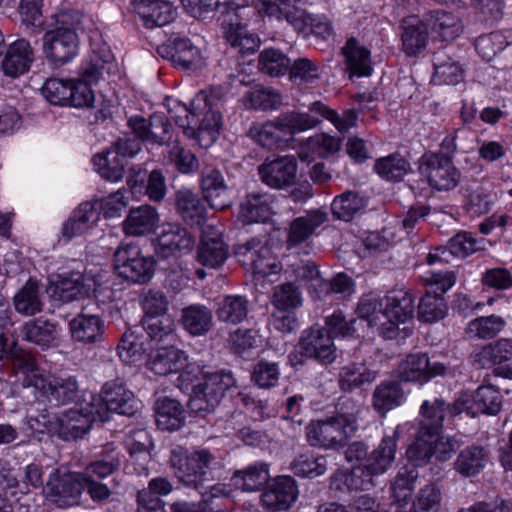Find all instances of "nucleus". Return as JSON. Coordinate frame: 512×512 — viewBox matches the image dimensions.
<instances>
[{
    "mask_svg": "<svg viewBox=\"0 0 512 512\" xmlns=\"http://www.w3.org/2000/svg\"><path fill=\"white\" fill-rule=\"evenodd\" d=\"M291 60L280 50L269 48L263 50L258 57V67L261 72L278 77L290 68Z\"/></svg>",
    "mask_w": 512,
    "mask_h": 512,
    "instance_id": "0e129e2a",
    "label": "nucleus"
},
{
    "mask_svg": "<svg viewBox=\"0 0 512 512\" xmlns=\"http://www.w3.org/2000/svg\"><path fill=\"white\" fill-rule=\"evenodd\" d=\"M320 357V325L314 324L304 330L294 352L290 353L292 366L302 365L305 359L317 360Z\"/></svg>",
    "mask_w": 512,
    "mask_h": 512,
    "instance_id": "8fccbe9b",
    "label": "nucleus"
},
{
    "mask_svg": "<svg viewBox=\"0 0 512 512\" xmlns=\"http://www.w3.org/2000/svg\"><path fill=\"white\" fill-rule=\"evenodd\" d=\"M175 202L178 214L187 225L200 228L205 224L207 220L205 204L193 191L178 190Z\"/></svg>",
    "mask_w": 512,
    "mask_h": 512,
    "instance_id": "e433bc0d",
    "label": "nucleus"
},
{
    "mask_svg": "<svg viewBox=\"0 0 512 512\" xmlns=\"http://www.w3.org/2000/svg\"><path fill=\"white\" fill-rule=\"evenodd\" d=\"M20 332L24 340L42 349H49L57 346L61 328L58 322L39 317L25 322Z\"/></svg>",
    "mask_w": 512,
    "mask_h": 512,
    "instance_id": "412c9836",
    "label": "nucleus"
},
{
    "mask_svg": "<svg viewBox=\"0 0 512 512\" xmlns=\"http://www.w3.org/2000/svg\"><path fill=\"white\" fill-rule=\"evenodd\" d=\"M201 189L206 201L215 210H224L232 203L229 187L217 168L206 166L202 169Z\"/></svg>",
    "mask_w": 512,
    "mask_h": 512,
    "instance_id": "6ab92c4d",
    "label": "nucleus"
},
{
    "mask_svg": "<svg viewBox=\"0 0 512 512\" xmlns=\"http://www.w3.org/2000/svg\"><path fill=\"white\" fill-rule=\"evenodd\" d=\"M405 393L398 382L387 381L377 385L373 392V407L381 414L401 405Z\"/></svg>",
    "mask_w": 512,
    "mask_h": 512,
    "instance_id": "603ef678",
    "label": "nucleus"
},
{
    "mask_svg": "<svg viewBox=\"0 0 512 512\" xmlns=\"http://www.w3.org/2000/svg\"><path fill=\"white\" fill-rule=\"evenodd\" d=\"M399 437V427L394 431L393 436H385L378 447L374 449L366 459V464L377 475L387 472L393 462L396 454V439Z\"/></svg>",
    "mask_w": 512,
    "mask_h": 512,
    "instance_id": "c03bdc74",
    "label": "nucleus"
},
{
    "mask_svg": "<svg viewBox=\"0 0 512 512\" xmlns=\"http://www.w3.org/2000/svg\"><path fill=\"white\" fill-rule=\"evenodd\" d=\"M342 50L351 75L366 77L371 74L370 52L365 47L359 46L355 38L348 39Z\"/></svg>",
    "mask_w": 512,
    "mask_h": 512,
    "instance_id": "864d4df0",
    "label": "nucleus"
},
{
    "mask_svg": "<svg viewBox=\"0 0 512 512\" xmlns=\"http://www.w3.org/2000/svg\"><path fill=\"white\" fill-rule=\"evenodd\" d=\"M157 53L181 70L195 69L201 61L199 49L188 38L169 39L157 47Z\"/></svg>",
    "mask_w": 512,
    "mask_h": 512,
    "instance_id": "f3484780",
    "label": "nucleus"
},
{
    "mask_svg": "<svg viewBox=\"0 0 512 512\" xmlns=\"http://www.w3.org/2000/svg\"><path fill=\"white\" fill-rule=\"evenodd\" d=\"M33 61L34 51L29 41L18 39L8 46L1 68L5 75L16 78L28 72Z\"/></svg>",
    "mask_w": 512,
    "mask_h": 512,
    "instance_id": "393cba45",
    "label": "nucleus"
},
{
    "mask_svg": "<svg viewBox=\"0 0 512 512\" xmlns=\"http://www.w3.org/2000/svg\"><path fill=\"white\" fill-rule=\"evenodd\" d=\"M261 180L268 186L282 189L296 182L297 162L293 156H282L270 160L267 158L258 167Z\"/></svg>",
    "mask_w": 512,
    "mask_h": 512,
    "instance_id": "dca6fc26",
    "label": "nucleus"
},
{
    "mask_svg": "<svg viewBox=\"0 0 512 512\" xmlns=\"http://www.w3.org/2000/svg\"><path fill=\"white\" fill-rule=\"evenodd\" d=\"M372 470L366 463L353 467L350 471H338L331 478V488L336 490H370L375 486Z\"/></svg>",
    "mask_w": 512,
    "mask_h": 512,
    "instance_id": "ea45409f",
    "label": "nucleus"
},
{
    "mask_svg": "<svg viewBox=\"0 0 512 512\" xmlns=\"http://www.w3.org/2000/svg\"><path fill=\"white\" fill-rule=\"evenodd\" d=\"M273 196L266 192H250L240 203L239 217L243 223H265L272 214Z\"/></svg>",
    "mask_w": 512,
    "mask_h": 512,
    "instance_id": "473e14b6",
    "label": "nucleus"
},
{
    "mask_svg": "<svg viewBox=\"0 0 512 512\" xmlns=\"http://www.w3.org/2000/svg\"><path fill=\"white\" fill-rule=\"evenodd\" d=\"M235 256L248 270L262 277L277 274L282 269L271 248L263 245L258 238L237 245Z\"/></svg>",
    "mask_w": 512,
    "mask_h": 512,
    "instance_id": "9b49d317",
    "label": "nucleus"
},
{
    "mask_svg": "<svg viewBox=\"0 0 512 512\" xmlns=\"http://www.w3.org/2000/svg\"><path fill=\"white\" fill-rule=\"evenodd\" d=\"M236 380L230 371H217L205 375L192 388L188 401L191 412L205 415L215 410L226 391L235 387Z\"/></svg>",
    "mask_w": 512,
    "mask_h": 512,
    "instance_id": "20e7f679",
    "label": "nucleus"
},
{
    "mask_svg": "<svg viewBox=\"0 0 512 512\" xmlns=\"http://www.w3.org/2000/svg\"><path fill=\"white\" fill-rule=\"evenodd\" d=\"M132 133L143 142L163 145L167 143L170 131L168 120L160 114H153L149 120L141 116L130 118Z\"/></svg>",
    "mask_w": 512,
    "mask_h": 512,
    "instance_id": "5701e85b",
    "label": "nucleus"
},
{
    "mask_svg": "<svg viewBox=\"0 0 512 512\" xmlns=\"http://www.w3.org/2000/svg\"><path fill=\"white\" fill-rule=\"evenodd\" d=\"M487 450L478 445L464 448L454 461V469L463 477H472L479 474L487 462Z\"/></svg>",
    "mask_w": 512,
    "mask_h": 512,
    "instance_id": "de8ad7c7",
    "label": "nucleus"
},
{
    "mask_svg": "<svg viewBox=\"0 0 512 512\" xmlns=\"http://www.w3.org/2000/svg\"><path fill=\"white\" fill-rule=\"evenodd\" d=\"M84 480L82 473H61L60 469H53L43 491L58 507L74 506L79 503Z\"/></svg>",
    "mask_w": 512,
    "mask_h": 512,
    "instance_id": "9d476101",
    "label": "nucleus"
},
{
    "mask_svg": "<svg viewBox=\"0 0 512 512\" xmlns=\"http://www.w3.org/2000/svg\"><path fill=\"white\" fill-rule=\"evenodd\" d=\"M220 7L221 12L218 22L225 38L246 29L250 20L249 17L256 13V8H252L249 4L236 3V1L224 3Z\"/></svg>",
    "mask_w": 512,
    "mask_h": 512,
    "instance_id": "c756f323",
    "label": "nucleus"
},
{
    "mask_svg": "<svg viewBox=\"0 0 512 512\" xmlns=\"http://www.w3.org/2000/svg\"><path fill=\"white\" fill-rule=\"evenodd\" d=\"M228 256V246L222 236L213 229L204 231L197 252L198 262L205 267L216 269L225 263Z\"/></svg>",
    "mask_w": 512,
    "mask_h": 512,
    "instance_id": "bb28decb",
    "label": "nucleus"
},
{
    "mask_svg": "<svg viewBox=\"0 0 512 512\" xmlns=\"http://www.w3.org/2000/svg\"><path fill=\"white\" fill-rule=\"evenodd\" d=\"M95 170L108 181L121 180L128 164L127 159L120 155L112 146L103 154H97L92 159Z\"/></svg>",
    "mask_w": 512,
    "mask_h": 512,
    "instance_id": "09e8293b",
    "label": "nucleus"
},
{
    "mask_svg": "<svg viewBox=\"0 0 512 512\" xmlns=\"http://www.w3.org/2000/svg\"><path fill=\"white\" fill-rule=\"evenodd\" d=\"M219 99L214 95L201 91L192 100V106L196 109L198 124L196 132H218L221 127V114L216 110Z\"/></svg>",
    "mask_w": 512,
    "mask_h": 512,
    "instance_id": "7c9ffc66",
    "label": "nucleus"
},
{
    "mask_svg": "<svg viewBox=\"0 0 512 512\" xmlns=\"http://www.w3.org/2000/svg\"><path fill=\"white\" fill-rule=\"evenodd\" d=\"M128 185L137 193L145 190L151 201L161 202L167 193L166 178L161 170L153 169L148 175L142 168H131L127 179Z\"/></svg>",
    "mask_w": 512,
    "mask_h": 512,
    "instance_id": "aec40b11",
    "label": "nucleus"
},
{
    "mask_svg": "<svg viewBox=\"0 0 512 512\" xmlns=\"http://www.w3.org/2000/svg\"><path fill=\"white\" fill-rule=\"evenodd\" d=\"M417 478L418 471L415 468L402 467L391 482L393 501L400 507L408 503Z\"/></svg>",
    "mask_w": 512,
    "mask_h": 512,
    "instance_id": "13d9d810",
    "label": "nucleus"
},
{
    "mask_svg": "<svg viewBox=\"0 0 512 512\" xmlns=\"http://www.w3.org/2000/svg\"><path fill=\"white\" fill-rule=\"evenodd\" d=\"M434 77L437 81L447 85H455L462 80V69L458 62L453 61L444 51L435 53Z\"/></svg>",
    "mask_w": 512,
    "mask_h": 512,
    "instance_id": "680f3d73",
    "label": "nucleus"
},
{
    "mask_svg": "<svg viewBox=\"0 0 512 512\" xmlns=\"http://www.w3.org/2000/svg\"><path fill=\"white\" fill-rule=\"evenodd\" d=\"M319 225V212L309 213L294 219L289 229L288 246L294 247L306 241Z\"/></svg>",
    "mask_w": 512,
    "mask_h": 512,
    "instance_id": "e2e57ef3",
    "label": "nucleus"
},
{
    "mask_svg": "<svg viewBox=\"0 0 512 512\" xmlns=\"http://www.w3.org/2000/svg\"><path fill=\"white\" fill-rule=\"evenodd\" d=\"M246 105L255 110H275L283 102L279 91L271 87H255L246 93Z\"/></svg>",
    "mask_w": 512,
    "mask_h": 512,
    "instance_id": "052dcab7",
    "label": "nucleus"
},
{
    "mask_svg": "<svg viewBox=\"0 0 512 512\" xmlns=\"http://www.w3.org/2000/svg\"><path fill=\"white\" fill-rule=\"evenodd\" d=\"M168 113L174 122L183 129L188 137L196 136V109L190 104V107L178 102L177 100H168Z\"/></svg>",
    "mask_w": 512,
    "mask_h": 512,
    "instance_id": "69168bd1",
    "label": "nucleus"
},
{
    "mask_svg": "<svg viewBox=\"0 0 512 512\" xmlns=\"http://www.w3.org/2000/svg\"><path fill=\"white\" fill-rule=\"evenodd\" d=\"M101 203L98 200L81 203L62 227L63 236L68 239L80 236L91 229L100 218Z\"/></svg>",
    "mask_w": 512,
    "mask_h": 512,
    "instance_id": "b1692460",
    "label": "nucleus"
},
{
    "mask_svg": "<svg viewBox=\"0 0 512 512\" xmlns=\"http://www.w3.org/2000/svg\"><path fill=\"white\" fill-rule=\"evenodd\" d=\"M302 0H275V8L295 29L304 30L314 25L315 18L302 8Z\"/></svg>",
    "mask_w": 512,
    "mask_h": 512,
    "instance_id": "5fc2aeb1",
    "label": "nucleus"
},
{
    "mask_svg": "<svg viewBox=\"0 0 512 512\" xmlns=\"http://www.w3.org/2000/svg\"><path fill=\"white\" fill-rule=\"evenodd\" d=\"M446 366L431 361L425 353H411L398 365V376L404 382L425 383L431 378L443 375Z\"/></svg>",
    "mask_w": 512,
    "mask_h": 512,
    "instance_id": "ddd939ff",
    "label": "nucleus"
},
{
    "mask_svg": "<svg viewBox=\"0 0 512 512\" xmlns=\"http://www.w3.org/2000/svg\"><path fill=\"white\" fill-rule=\"evenodd\" d=\"M377 372L368 368L364 363H353L344 367L339 374L341 390L350 392L363 384L373 382Z\"/></svg>",
    "mask_w": 512,
    "mask_h": 512,
    "instance_id": "6e6d98bb",
    "label": "nucleus"
},
{
    "mask_svg": "<svg viewBox=\"0 0 512 512\" xmlns=\"http://www.w3.org/2000/svg\"><path fill=\"white\" fill-rule=\"evenodd\" d=\"M180 322L192 336H204L213 326V313L205 305L192 304L182 309Z\"/></svg>",
    "mask_w": 512,
    "mask_h": 512,
    "instance_id": "37998d69",
    "label": "nucleus"
},
{
    "mask_svg": "<svg viewBox=\"0 0 512 512\" xmlns=\"http://www.w3.org/2000/svg\"><path fill=\"white\" fill-rule=\"evenodd\" d=\"M195 237L179 223H166L157 237L156 252L162 258L189 252Z\"/></svg>",
    "mask_w": 512,
    "mask_h": 512,
    "instance_id": "2eb2a0df",
    "label": "nucleus"
},
{
    "mask_svg": "<svg viewBox=\"0 0 512 512\" xmlns=\"http://www.w3.org/2000/svg\"><path fill=\"white\" fill-rule=\"evenodd\" d=\"M135 9L147 28L165 26L176 18V9L166 0H137Z\"/></svg>",
    "mask_w": 512,
    "mask_h": 512,
    "instance_id": "72a5a7b5",
    "label": "nucleus"
},
{
    "mask_svg": "<svg viewBox=\"0 0 512 512\" xmlns=\"http://www.w3.org/2000/svg\"><path fill=\"white\" fill-rule=\"evenodd\" d=\"M483 240H478L471 233L459 232L452 237L447 246L437 247L430 251L426 257L429 265L447 264L452 258H464L481 249L480 244Z\"/></svg>",
    "mask_w": 512,
    "mask_h": 512,
    "instance_id": "a211bd4d",
    "label": "nucleus"
},
{
    "mask_svg": "<svg viewBox=\"0 0 512 512\" xmlns=\"http://www.w3.org/2000/svg\"><path fill=\"white\" fill-rule=\"evenodd\" d=\"M298 490L290 476H279L261 495L263 506L274 511L288 510L296 501Z\"/></svg>",
    "mask_w": 512,
    "mask_h": 512,
    "instance_id": "4be33fe9",
    "label": "nucleus"
},
{
    "mask_svg": "<svg viewBox=\"0 0 512 512\" xmlns=\"http://www.w3.org/2000/svg\"><path fill=\"white\" fill-rule=\"evenodd\" d=\"M159 222L156 208L150 205H141L130 209L123 222L124 232L129 236H144L151 233Z\"/></svg>",
    "mask_w": 512,
    "mask_h": 512,
    "instance_id": "a19ab883",
    "label": "nucleus"
},
{
    "mask_svg": "<svg viewBox=\"0 0 512 512\" xmlns=\"http://www.w3.org/2000/svg\"><path fill=\"white\" fill-rule=\"evenodd\" d=\"M414 302L413 296L407 291L395 290L389 292L385 297V308L380 310L377 315L379 335L386 340L396 339L400 333H403L402 338L410 335L411 329L408 327L400 329L399 326L413 318Z\"/></svg>",
    "mask_w": 512,
    "mask_h": 512,
    "instance_id": "7ed1b4c3",
    "label": "nucleus"
},
{
    "mask_svg": "<svg viewBox=\"0 0 512 512\" xmlns=\"http://www.w3.org/2000/svg\"><path fill=\"white\" fill-rule=\"evenodd\" d=\"M249 302L240 295H228L219 303L216 315L221 322L236 325L248 314Z\"/></svg>",
    "mask_w": 512,
    "mask_h": 512,
    "instance_id": "4d7b16f0",
    "label": "nucleus"
},
{
    "mask_svg": "<svg viewBox=\"0 0 512 512\" xmlns=\"http://www.w3.org/2000/svg\"><path fill=\"white\" fill-rule=\"evenodd\" d=\"M187 357L174 345H164L154 351L147 362L149 370L160 376L182 371Z\"/></svg>",
    "mask_w": 512,
    "mask_h": 512,
    "instance_id": "4c0bfd02",
    "label": "nucleus"
},
{
    "mask_svg": "<svg viewBox=\"0 0 512 512\" xmlns=\"http://www.w3.org/2000/svg\"><path fill=\"white\" fill-rule=\"evenodd\" d=\"M424 19L427 26L444 41L455 39L463 30L461 20L451 12L443 10L431 11L425 15Z\"/></svg>",
    "mask_w": 512,
    "mask_h": 512,
    "instance_id": "49530a36",
    "label": "nucleus"
},
{
    "mask_svg": "<svg viewBox=\"0 0 512 512\" xmlns=\"http://www.w3.org/2000/svg\"><path fill=\"white\" fill-rule=\"evenodd\" d=\"M356 430L352 415H338L322 420V447L337 449L342 447L348 436Z\"/></svg>",
    "mask_w": 512,
    "mask_h": 512,
    "instance_id": "c9c22d12",
    "label": "nucleus"
},
{
    "mask_svg": "<svg viewBox=\"0 0 512 512\" xmlns=\"http://www.w3.org/2000/svg\"><path fill=\"white\" fill-rule=\"evenodd\" d=\"M91 404L103 411V420L109 419V412L132 416L139 408V401L120 379L106 382L102 387V395L89 394Z\"/></svg>",
    "mask_w": 512,
    "mask_h": 512,
    "instance_id": "6e6552de",
    "label": "nucleus"
},
{
    "mask_svg": "<svg viewBox=\"0 0 512 512\" xmlns=\"http://www.w3.org/2000/svg\"><path fill=\"white\" fill-rule=\"evenodd\" d=\"M49 290H52L51 295L54 299L69 303L90 296L94 288L90 283H87L82 274L75 272L69 275H59L57 281L50 286Z\"/></svg>",
    "mask_w": 512,
    "mask_h": 512,
    "instance_id": "a878e982",
    "label": "nucleus"
},
{
    "mask_svg": "<svg viewBox=\"0 0 512 512\" xmlns=\"http://www.w3.org/2000/svg\"><path fill=\"white\" fill-rule=\"evenodd\" d=\"M318 120L307 113L290 111L280 114L275 121L255 123L248 131V136L267 149L282 147L285 140L281 134L294 135L315 127Z\"/></svg>",
    "mask_w": 512,
    "mask_h": 512,
    "instance_id": "f03ea898",
    "label": "nucleus"
},
{
    "mask_svg": "<svg viewBox=\"0 0 512 512\" xmlns=\"http://www.w3.org/2000/svg\"><path fill=\"white\" fill-rule=\"evenodd\" d=\"M69 20L65 12L55 15L56 27L43 36V52L54 65H63L77 54L78 36Z\"/></svg>",
    "mask_w": 512,
    "mask_h": 512,
    "instance_id": "39448f33",
    "label": "nucleus"
},
{
    "mask_svg": "<svg viewBox=\"0 0 512 512\" xmlns=\"http://www.w3.org/2000/svg\"><path fill=\"white\" fill-rule=\"evenodd\" d=\"M69 328L76 342L97 344L103 341L105 323L98 315L81 313L70 321Z\"/></svg>",
    "mask_w": 512,
    "mask_h": 512,
    "instance_id": "c85d7f7f",
    "label": "nucleus"
},
{
    "mask_svg": "<svg viewBox=\"0 0 512 512\" xmlns=\"http://www.w3.org/2000/svg\"><path fill=\"white\" fill-rule=\"evenodd\" d=\"M169 464L179 483L197 491L215 481L223 466L218 455L207 448L188 451L183 447L171 451Z\"/></svg>",
    "mask_w": 512,
    "mask_h": 512,
    "instance_id": "f257e3e1",
    "label": "nucleus"
},
{
    "mask_svg": "<svg viewBox=\"0 0 512 512\" xmlns=\"http://www.w3.org/2000/svg\"><path fill=\"white\" fill-rule=\"evenodd\" d=\"M374 169L382 178L399 181L409 170V163L400 154H391L376 161Z\"/></svg>",
    "mask_w": 512,
    "mask_h": 512,
    "instance_id": "774afa93",
    "label": "nucleus"
},
{
    "mask_svg": "<svg viewBox=\"0 0 512 512\" xmlns=\"http://www.w3.org/2000/svg\"><path fill=\"white\" fill-rule=\"evenodd\" d=\"M401 28L402 47L407 56H416L426 48L428 26L424 18L419 19L417 16L404 18Z\"/></svg>",
    "mask_w": 512,
    "mask_h": 512,
    "instance_id": "f704fd0d",
    "label": "nucleus"
},
{
    "mask_svg": "<svg viewBox=\"0 0 512 512\" xmlns=\"http://www.w3.org/2000/svg\"><path fill=\"white\" fill-rule=\"evenodd\" d=\"M505 326V320L496 315L478 317L470 321L465 329L471 339H490L495 337Z\"/></svg>",
    "mask_w": 512,
    "mask_h": 512,
    "instance_id": "bf43d9fd",
    "label": "nucleus"
},
{
    "mask_svg": "<svg viewBox=\"0 0 512 512\" xmlns=\"http://www.w3.org/2000/svg\"><path fill=\"white\" fill-rule=\"evenodd\" d=\"M271 304L275 310H295L302 304L299 288L293 283H284L274 287Z\"/></svg>",
    "mask_w": 512,
    "mask_h": 512,
    "instance_id": "338daca9",
    "label": "nucleus"
},
{
    "mask_svg": "<svg viewBox=\"0 0 512 512\" xmlns=\"http://www.w3.org/2000/svg\"><path fill=\"white\" fill-rule=\"evenodd\" d=\"M474 361L482 368L497 365L494 375L512 380V341L501 338L484 346L475 354Z\"/></svg>",
    "mask_w": 512,
    "mask_h": 512,
    "instance_id": "4468645a",
    "label": "nucleus"
},
{
    "mask_svg": "<svg viewBox=\"0 0 512 512\" xmlns=\"http://www.w3.org/2000/svg\"><path fill=\"white\" fill-rule=\"evenodd\" d=\"M12 304L15 311L25 317H32L43 311L44 296L40 283L29 278L14 294Z\"/></svg>",
    "mask_w": 512,
    "mask_h": 512,
    "instance_id": "2f4dec72",
    "label": "nucleus"
},
{
    "mask_svg": "<svg viewBox=\"0 0 512 512\" xmlns=\"http://www.w3.org/2000/svg\"><path fill=\"white\" fill-rule=\"evenodd\" d=\"M270 478L269 465L266 462H255L237 470L232 479L234 484L243 491L254 492L264 487Z\"/></svg>",
    "mask_w": 512,
    "mask_h": 512,
    "instance_id": "a18cd8bd",
    "label": "nucleus"
},
{
    "mask_svg": "<svg viewBox=\"0 0 512 512\" xmlns=\"http://www.w3.org/2000/svg\"><path fill=\"white\" fill-rule=\"evenodd\" d=\"M142 326L156 344L173 345L177 339L176 323L170 316H145Z\"/></svg>",
    "mask_w": 512,
    "mask_h": 512,
    "instance_id": "3c124183",
    "label": "nucleus"
},
{
    "mask_svg": "<svg viewBox=\"0 0 512 512\" xmlns=\"http://www.w3.org/2000/svg\"><path fill=\"white\" fill-rule=\"evenodd\" d=\"M418 170L429 185L438 191H450L461 180L460 171L454 166L452 157L444 153L426 152L419 159Z\"/></svg>",
    "mask_w": 512,
    "mask_h": 512,
    "instance_id": "0eeeda50",
    "label": "nucleus"
},
{
    "mask_svg": "<svg viewBox=\"0 0 512 512\" xmlns=\"http://www.w3.org/2000/svg\"><path fill=\"white\" fill-rule=\"evenodd\" d=\"M449 404L442 398L425 400L420 407L419 430L429 438L438 436L448 415Z\"/></svg>",
    "mask_w": 512,
    "mask_h": 512,
    "instance_id": "58836bf2",
    "label": "nucleus"
},
{
    "mask_svg": "<svg viewBox=\"0 0 512 512\" xmlns=\"http://www.w3.org/2000/svg\"><path fill=\"white\" fill-rule=\"evenodd\" d=\"M117 65L114 56L106 45L98 49H92L88 59L82 64L81 79L89 84L97 83L104 78L105 74H112L116 71Z\"/></svg>",
    "mask_w": 512,
    "mask_h": 512,
    "instance_id": "cd10ccee",
    "label": "nucleus"
},
{
    "mask_svg": "<svg viewBox=\"0 0 512 512\" xmlns=\"http://www.w3.org/2000/svg\"><path fill=\"white\" fill-rule=\"evenodd\" d=\"M102 410L91 404L90 397L84 398L79 409H70L58 416L57 436L64 441L82 439L96 421L103 420Z\"/></svg>",
    "mask_w": 512,
    "mask_h": 512,
    "instance_id": "1a4fd4ad",
    "label": "nucleus"
},
{
    "mask_svg": "<svg viewBox=\"0 0 512 512\" xmlns=\"http://www.w3.org/2000/svg\"><path fill=\"white\" fill-rule=\"evenodd\" d=\"M155 260L133 243L121 244L114 252V269L121 278L145 284L154 275Z\"/></svg>",
    "mask_w": 512,
    "mask_h": 512,
    "instance_id": "423d86ee",
    "label": "nucleus"
},
{
    "mask_svg": "<svg viewBox=\"0 0 512 512\" xmlns=\"http://www.w3.org/2000/svg\"><path fill=\"white\" fill-rule=\"evenodd\" d=\"M30 381H32L34 392L53 406L67 405L77 397L78 382L75 377L32 376Z\"/></svg>",
    "mask_w": 512,
    "mask_h": 512,
    "instance_id": "f8f14e48",
    "label": "nucleus"
},
{
    "mask_svg": "<svg viewBox=\"0 0 512 512\" xmlns=\"http://www.w3.org/2000/svg\"><path fill=\"white\" fill-rule=\"evenodd\" d=\"M155 417L160 430L175 431L183 427L186 411L178 400L163 397L156 402Z\"/></svg>",
    "mask_w": 512,
    "mask_h": 512,
    "instance_id": "79ce46f5",
    "label": "nucleus"
}]
</instances>
